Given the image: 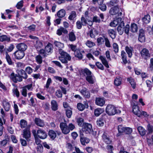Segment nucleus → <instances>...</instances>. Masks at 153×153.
<instances>
[{"instance_id": "obj_1", "label": "nucleus", "mask_w": 153, "mask_h": 153, "mask_svg": "<svg viewBox=\"0 0 153 153\" xmlns=\"http://www.w3.org/2000/svg\"><path fill=\"white\" fill-rule=\"evenodd\" d=\"M59 52L61 56L59 57V59L63 63H66L68 61L71 59L70 56L67 53L64 52L62 49H59Z\"/></svg>"}, {"instance_id": "obj_2", "label": "nucleus", "mask_w": 153, "mask_h": 153, "mask_svg": "<svg viewBox=\"0 0 153 153\" xmlns=\"http://www.w3.org/2000/svg\"><path fill=\"white\" fill-rule=\"evenodd\" d=\"M106 113L109 116H112L118 113L116 107L112 105H108L105 109Z\"/></svg>"}, {"instance_id": "obj_3", "label": "nucleus", "mask_w": 153, "mask_h": 153, "mask_svg": "<svg viewBox=\"0 0 153 153\" xmlns=\"http://www.w3.org/2000/svg\"><path fill=\"white\" fill-rule=\"evenodd\" d=\"M82 130L85 134H90L93 132V130L91 124L89 123L85 124L82 128Z\"/></svg>"}, {"instance_id": "obj_4", "label": "nucleus", "mask_w": 153, "mask_h": 153, "mask_svg": "<svg viewBox=\"0 0 153 153\" xmlns=\"http://www.w3.org/2000/svg\"><path fill=\"white\" fill-rule=\"evenodd\" d=\"M13 55L16 59L19 60L22 59L24 57L25 53L23 51L17 50L14 53Z\"/></svg>"}, {"instance_id": "obj_5", "label": "nucleus", "mask_w": 153, "mask_h": 153, "mask_svg": "<svg viewBox=\"0 0 153 153\" xmlns=\"http://www.w3.org/2000/svg\"><path fill=\"white\" fill-rule=\"evenodd\" d=\"M60 127L63 133L67 134L70 132L69 129L66 123H61L60 124Z\"/></svg>"}, {"instance_id": "obj_6", "label": "nucleus", "mask_w": 153, "mask_h": 153, "mask_svg": "<svg viewBox=\"0 0 153 153\" xmlns=\"http://www.w3.org/2000/svg\"><path fill=\"white\" fill-rule=\"evenodd\" d=\"M109 13L112 15L118 14V16H120L122 15L121 12L120 11L119 7L117 6L111 8L109 11Z\"/></svg>"}, {"instance_id": "obj_7", "label": "nucleus", "mask_w": 153, "mask_h": 153, "mask_svg": "<svg viewBox=\"0 0 153 153\" xmlns=\"http://www.w3.org/2000/svg\"><path fill=\"white\" fill-rule=\"evenodd\" d=\"M80 93L85 98H89L90 96V94L88 89L85 87H82V89H79Z\"/></svg>"}, {"instance_id": "obj_8", "label": "nucleus", "mask_w": 153, "mask_h": 153, "mask_svg": "<svg viewBox=\"0 0 153 153\" xmlns=\"http://www.w3.org/2000/svg\"><path fill=\"white\" fill-rule=\"evenodd\" d=\"M131 105L132 106V110L133 113L137 116H139L140 111L139 107L137 105V103H131Z\"/></svg>"}, {"instance_id": "obj_9", "label": "nucleus", "mask_w": 153, "mask_h": 153, "mask_svg": "<svg viewBox=\"0 0 153 153\" xmlns=\"http://www.w3.org/2000/svg\"><path fill=\"white\" fill-rule=\"evenodd\" d=\"M30 126H28L27 127L23 130V137L27 140L30 137Z\"/></svg>"}, {"instance_id": "obj_10", "label": "nucleus", "mask_w": 153, "mask_h": 153, "mask_svg": "<svg viewBox=\"0 0 153 153\" xmlns=\"http://www.w3.org/2000/svg\"><path fill=\"white\" fill-rule=\"evenodd\" d=\"M122 22H123V21L122 20L121 18L119 17L116 19L111 22L110 24V25L112 27H115L117 25H119Z\"/></svg>"}, {"instance_id": "obj_11", "label": "nucleus", "mask_w": 153, "mask_h": 153, "mask_svg": "<svg viewBox=\"0 0 153 153\" xmlns=\"http://www.w3.org/2000/svg\"><path fill=\"white\" fill-rule=\"evenodd\" d=\"M48 54L44 49H41L39 51V64H41L42 63V58L45 57Z\"/></svg>"}, {"instance_id": "obj_12", "label": "nucleus", "mask_w": 153, "mask_h": 153, "mask_svg": "<svg viewBox=\"0 0 153 153\" xmlns=\"http://www.w3.org/2000/svg\"><path fill=\"white\" fill-rule=\"evenodd\" d=\"M140 53L142 57L145 59H147L150 56V54L148 50L145 48H143L141 51Z\"/></svg>"}, {"instance_id": "obj_13", "label": "nucleus", "mask_w": 153, "mask_h": 153, "mask_svg": "<svg viewBox=\"0 0 153 153\" xmlns=\"http://www.w3.org/2000/svg\"><path fill=\"white\" fill-rule=\"evenodd\" d=\"M138 40L141 42H143L145 41V36L144 31L143 29L140 30Z\"/></svg>"}, {"instance_id": "obj_14", "label": "nucleus", "mask_w": 153, "mask_h": 153, "mask_svg": "<svg viewBox=\"0 0 153 153\" xmlns=\"http://www.w3.org/2000/svg\"><path fill=\"white\" fill-rule=\"evenodd\" d=\"M84 104L81 103H79L77 104V107L79 110L82 111L85 108H88V103L86 102H84Z\"/></svg>"}, {"instance_id": "obj_15", "label": "nucleus", "mask_w": 153, "mask_h": 153, "mask_svg": "<svg viewBox=\"0 0 153 153\" xmlns=\"http://www.w3.org/2000/svg\"><path fill=\"white\" fill-rule=\"evenodd\" d=\"M3 106L5 110L8 111L10 108V105L9 102L7 100L5 99L2 101Z\"/></svg>"}, {"instance_id": "obj_16", "label": "nucleus", "mask_w": 153, "mask_h": 153, "mask_svg": "<svg viewBox=\"0 0 153 153\" xmlns=\"http://www.w3.org/2000/svg\"><path fill=\"white\" fill-rule=\"evenodd\" d=\"M16 47L18 50L22 51L24 52L26 50L27 48V45L23 43H20L18 44Z\"/></svg>"}, {"instance_id": "obj_17", "label": "nucleus", "mask_w": 153, "mask_h": 153, "mask_svg": "<svg viewBox=\"0 0 153 153\" xmlns=\"http://www.w3.org/2000/svg\"><path fill=\"white\" fill-rule=\"evenodd\" d=\"M95 103L98 105L102 106L105 103V101L103 98H97L95 100Z\"/></svg>"}, {"instance_id": "obj_18", "label": "nucleus", "mask_w": 153, "mask_h": 153, "mask_svg": "<svg viewBox=\"0 0 153 153\" xmlns=\"http://www.w3.org/2000/svg\"><path fill=\"white\" fill-rule=\"evenodd\" d=\"M124 22H122L121 24L119 25L117 28V30L120 35H122L124 32Z\"/></svg>"}, {"instance_id": "obj_19", "label": "nucleus", "mask_w": 153, "mask_h": 153, "mask_svg": "<svg viewBox=\"0 0 153 153\" xmlns=\"http://www.w3.org/2000/svg\"><path fill=\"white\" fill-rule=\"evenodd\" d=\"M47 136L46 133L44 130L39 128V138L43 139H45Z\"/></svg>"}, {"instance_id": "obj_20", "label": "nucleus", "mask_w": 153, "mask_h": 153, "mask_svg": "<svg viewBox=\"0 0 153 153\" xmlns=\"http://www.w3.org/2000/svg\"><path fill=\"white\" fill-rule=\"evenodd\" d=\"M125 50L128 55V56L131 58L132 55V51H133V48L131 47L127 46L125 47Z\"/></svg>"}, {"instance_id": "obj_21", "label": "nucleus", "mask_w": 153, "mask_h": 153, "mask_svg": "<svg viewBox=\"0 0 153 153\" xmlns=\"http://www.w3.org/2000/svg\"><path fill=\"white\" fill-rule=\"evenodd\" d=\"M68 39L71 42H74L76 39L74 33L73 32H70L68 34Z\"/></svg>"}, {"instance_id": "obj_22", "label": "nucleus", "mask_w": 153, "mask_h": 153, "mask_svg": "<svg viewBox=\"0 0 153 153\" xmlns=\"http://www.w3.org/2000/svg\"><path fill=\"white\" fill-rule=\"evenodd\" d=\"M86 79L90 84H93L95 82V78L92 75L86 77Z\"/></svg>"}, {"instance_id": "obj_23", "label": "nucleus", "mask_w": 153, "mask_h": 153, "mask_svg": "<svg viewBox=\"0 0 153 153\" xmlns=\"http://www.w3.org/2000/svg\"><path fill=\"white\" fill-rule=\"evenodd\" d=\"M99 59L101 60L102 63L105 65V66L107 68H108L109 67L108 62L106 60L105 57L101 56H100Z\"/></svg>"}, {"instance_id": "obj_24", "label": "nucleus", "mask_w": 153, "mask_h": 153, "mask_svg": "<svg viewBox=\"0 0 153 153\" xmlns=\"http://www.w3.org/2000/svg\"><path fill=\"white\" fill-rule=\"evenodd\" d=\"M108 33L110 37L114 39L116 37V32L113 29H110L108 30Z\"/></svg>"}, {"instance_id": "obj_25", "label": "nucleus", "mask_w": 153, "mask_h": 153, "mask_svg": "<svg viewBox=\"0 0 153 153\" xmlns=\"http://www.w3.org/2000/svg\"><path fill=\"white\" fill-rule=\"evenodd\" d=\"M138 132L141 136H144L146 134V130L142 126H140L137 128Z\"/></svg>"}, {"instance_id": "obj_26", "label": "nucleus", "mask_w": 153, "mask_h": 153, "mask_svg": "<svg viewBox=\"0 0 153 153\" xmlns=\"http://www.w3.org/2000/svg\"><path fill=\"white\" fill-rule=\"evenodd\" d=\"M5 58L9 65H13L14 64V62L12 61L10 57L7 53H6Z\"/></svg>"}, {"instance_id": "obj_27", "label": "nucleus", "mask_w": 153, "mask_h": 153, "mask_svg": "<svg viewBox=\"0 0 153 153\" xmlns=\"http://www.w3.org/2000/svg\"><path fill=\"white\" fill-rule=\"evenodd\" d=\"M121 56L123 63L125 64H126L128 62L126 59V54L124 51H121Z\"/></svg>"}, {"instance_id": "obj_28", "label": "nucleus", "mask_w": 153, "mask_h": 153, "mask_svg": "<svg viewBox=\"0 0 153 153\" xmlns=\"http://www.w3.org/2000/svg\"><path fill=\"white\" fill-rule=\"evenodd\" d=\"M65 15V10L62 9L59 11L57 13V15L59 18H62L64 17Z\"/></svg>"}, {"instance_id": "obj_29", "label": "nucleus", "mask_w": 153, "mask_h": 153, "mask_svg": "<svg viewBox=\"0 0 153 153\" xmlns=\"http://www.w3.org/2000/svg\"><path fill=\"white\" fill-rule=\"evenodd\" d=\"M51 108L52 110L55 111L57 110L58 105L56 102L54 100H52L51 102Z\"/></svg>"}, {"instance_id": "obj_30", "label": "nucleus", "mask_w": 153, "mask_h": 153, "mask_svg": "<svg viewBox=\"0 0 153 153\" xmlns=\"http://www.w3.org/2000/svg\"><path fill=\"white\" fill-rule=\"evenodd\" d=\"M32 133L34 135L35 140V142L36 144H38V130L36 131L35 130H33L32 131Z\"/></svg>"}, {"instance_id": "obj_31", "label": "nucleus", "mask_w": 153, "mask_h": 153, "mask_svg": "<svg viewBox=\"0 0 153 153\" xmlns=\"http://www.w3.org/2000/svg\"><path fill=\"white\" fill-rule=\"evenodd\" d=\"M53 48V46L51 44L49 43L45 48V51L47 53H51Z\"/></svg>"}, {"instance_id": "obj_32", "label": "nucleus", "mask_w": 153, "mask_h": 153, "mask_svg": "<svg viewBox=\"0 0 153 153\" xmlns=\"http://www.w3.org/2000/svg\"><path fill=\"white\" fill-rule=\"evenodd\" d=\"M82 72L84 75L86 76H89L92 75L91 71L87 68L84 69Z\"/></svg>"}, {"instance_id": "obj_33", "label": "nucleus", "mask_w": 153, "mask_h": 153, "mask_svg": "<svg viewBox=\"0 0 153 153\" xmlns=\"http://www.w3.org/2000/svg\"><path fill=\"white\" fill-rule=\"evenodd\" d=\"M48 135L50 138L53 140H54L56 136V133L52 130L49 131Z\"/></svg>"}, {"instance_id": "obj_34", "label": "nucleus", "mask_w": 153, "mask_h": 153, "mask_svg": "<svg viewBox=\"0 0 153 153\" xmlns=\"http://www.w3.org/2000/svg\"><path fill=\"white\" fill-rule=\"evenodd\" d=\"M143 22L146 24L149 23L150 21V17L149 15H147L144 16L142 19Z\"/></svg>"}, {"instance_id": "obj_35", "label": "nucleus", "mask_w": 153, "mask_h": 153, "mask_svg": "<svg viewBox=\"0 0 153 153\" xmlns=\"http://www.w3.org/2000/svg\"><path fill=\"white\" fill-rule=\"evenodd\" d=\"M85 45L88 48H91L95 45V43L89 40H87L85 43Z\"/></svg>"}, {"instance_id": "obj_36", "label": "nucleus", "mask_w": 153, "mask_h": 153, "mask_svg": "<svg viewBox=\"0 0 153 153\" xmlns=\"http://www.w3.org/2000/svg\"><path fill=\"white\" fill-rule=\"evenodd\" d=\"M10 38L8 37H7L6 35H3L0 36V40L1 42H4L5 41L9 42L10 41Z\"/></svg>"}, {"instance_id": "obj_37", "label": "nucleus", "mask_w": 153, "mask_h": 153, "mask_svg": "<svg viewBox=\"0 0 153 153\" xmlns=\"http://www.w3.org/2000/svg\"><path fill=\"white\" fill-rule=\"evenodd\" d=\"M103 111V109L101 108H97L94 110V114L96 116H98Z\"/></svg>"}, {"instance_id": "obj_38", "label": "nucleus", "mask_w": 153, "mask_h": 153, "mask_svg": "<svg viewBox=\"0 0 153 153\" xmlns=\"http://www.w3.org/2000/svg\"><path fill=\"white\" fill-rule=\"evenodd\" d=\"M80 141L82 145H85V143H89L90 140L86 137H81Z\"/></svg>"}, {"instance_id": "obj_39", "label": "nucleus", "mask_w": 153, "mask_h": 153, "mask_svg": "<svg viewBox=\"0 0 153 153\" xmlns=\"http://www.w3.org/2000/svg\"><path fill=\"white\" fill-rule=\"evenodd\" d=\"M102 137L104 141L107 144H109L111 143V141L110 140V139L107 137L105 134H103L102 136Z\"/></svg>"}, {"instance_id": "obj_40", "label": "nucleus", "mask_w": 153, "mask_h": 153, "mask_svg": "<svg viewBox=\"0 0 153 153\" xmlns=\"http://www.w3.org/2000/svg\"><path fill=\"white\" fill-rule=\"evenodd\" d=\"M127 80L129 82L133 88H135L136 84L133 79L131 77H130L128 78Z\"/></svg>"}, {"instance_id": "obj_41", "label": "nucleus", "mask_w": 153, "mask_h": 153, "mask_svg": "<svg viewBox=\"0 0 153 153\" xmlns=\"http://www.w3.org/2000/svg\"><path fill=\"white\" fill-rule=\"evenodd\" d=\"M54 44L56 47L59 48V49H62V48L64 47V44L55 41L54 42Z\"/></svg>"}, {"instance_id": "obj_42", "label": "nucleus", "mask_w": 153, "mask_h": 153, "mask_svg": "<svg viewBox=\"0 0 153 153\" xmlns=\"http://www.w3.org/2000/svg\"><path fill=\"white\" fill-rule=\"evenodd\" d=\"M130 30L132 32H136L137 30V25L135 23L132 24L131 26Z\"/></svg>"}, {"instance_id": "obj_43", "label": "nucleus", "mask_w": 153, "mask_h": 153, "mask_svg": "<svg viewBox=\"0 0 153 153\" xmlns=\"http://www.w3.org/2000/svg\"><path fill=\"white\" fill-rule=\"evenodd\" d=\"M74 54L75 56L78 58L79 59H81L82 58V55L79 49L74 52Z\"/></svg>"}, {"instance_id": "obj_44", "label": "nucleus", "mask_w": 153, "mask_h": 153, "mask_svg": "<svg viewBox=\"0 0 153 153\" xmlns=\"http://www.w3.org/2000/svg\"><path fill=\"white\" fill-rule=\"evenodd\" d=\"M76 12L73 11L70 13L69 16L68 17V19L70 20H72L76 17Z\"/></svg>"}, {"instance_id": "obj_45", "label": "nucleus", "mask_w": 153, "mask_h": 153, "mask_svg": "<svg viewBox=\"0 0 153 153\" xmlns=\"http://www.w3.org/2000/svg\"><path fill=\"white\" fill-rule=\"evenodd\" d=\"M21 127L22 128H25L27 125V121L24 120H21L20 123Z\"/></svg>"}, {"instance_id": "obj_46", "label": "nucleus", "mask_w": 153, "mask_h": 153, "mask_svg": "<svg viewBox=\"0 0 153 153\" xmlns=\"http://www.w3.org/2000/svg\"><path fill=\"white\" fill-rule=\"evenodd\" d=\"M122 79L120 77H117L114 80V83L115 85L119 86L121 83Z\"/></svg>"}, {"instance_id": "obj_47", "label": "nucleus", "mask_w": 153, "mask_h": 153, "mask_svg": "<svg viewBox=\"0 0 153 153\" xmlns=\"http://www.w3.org/2000/svg\"><path fill=\"white\" fill-rule=\"evenodd\" d=\"M88 19H86L83 16L81 17L80 21L83 26H85L88 24L87 21Z\"/></svg>"}, {"instance_id": "obj_48", "label": "nucleus", "mask_w": 153, "mask_h": 153, "mask_svg": "<svg viewBox=\"0 0 153 153\" xmlns=\"http://www.w3.org/2000/svg\"><path fill=\"white\" fill-rule=\"evenodd\" d=\"M19 73L22 75V78L27 79V75L26 73L23 70L21 69L19 71Z\"/></svg>"}, {"instance_id": "obj_49", "label": "nucleus", "mask_w": 153, "mask_h": 153, "mask_svg": "<svg viewBox=\"0 0 153 153\" xmlns=\"http://www.w3.org/2000/svg\"><path fill=\"white\" fill-rule=\"evenodd\" d=\"M97 125L99 126H102L104 124V120L101 118H99L97 121Z\"/></svg>"}, {"instance_id": "obj_50", "label": "nucleus", "mask_w": 153, "mask_h": 153, "mask_svg": "<svg viewBox=\"0 0 153 153\" xmlns=\"http://www.w3.org/2000/svg\"><path fill=\"white\" fill-rule=\"evenodd\" d=\"M69 47L74 53L79 49L77 48V46L76 45L69 44Z\"/></svg>"}, {"instance_id": "obj_51", "label": "nucleus", "mask_w": 153, "mask_h": 153, "mask_svg": "<svg viewBox=\"0 0 153 153\" xmlns=\"http://www.w3.org/2000/svg\"><path fill=\"white\" fill-rule=\"evenodd\" d=\"M125 127H124L122 125H120L118 126V130L119 133L124 132Z\"/></svg>"}, {"instance_id": "obj_52", "label": "nucleus", "mask_w": 153, "mask_h": 153, "mask_svg": "<svg viewBox=\"0 0 153 153\" xmlns=\"http://www.w3.org/2000/svg\"><path fill=\"white\" fill-rule=\"evenodd\" d=\"M66 114V116L68 118H70L71 117L72 114V111L71 109H66L65 110Z\"/></svg>"}, {"instance_id": "obj_53", "label": "nucleus", "mask_w": 153, "mask_h": 153, "mask_svg": "<svg viewBox=\"0 0 153 153\" xmlns=\"http://www.w3.org/2000/svg\"><path fill=\"white\" fill-rule=\"evenodd\" d=\"M13 102L14 103L13 108H14V110L15 111V113L16 114H18L19 113V109L18 108V106L17 105V104H16L15 103H16L15 101H13Z\"/></svg>"}, {"instance_id": "obj_54", "label": "nucleus", "mask_w": 153, "mask_h": 153, "mask_svg": "<svg viewBox=\"0 0 153 153\" xmlns=\"http://www.w3.org/2000/svg\"><path fill=\"white\" fill-rule=\"evenodd\" d=\"M147 130L149 134H152L153 132V126L149 124L147 126Z\"/></svg>"}, {"instance_id": "obj_55", "label": "nucleus", "mask_w": 153, "mask_h": 153, "mask_svg": "<svg viewBox=\"0 0 153 153\" xmlns=\"http://www.w3.org/2000/svg\"><path fill=\"white\" fill-rule=\"evenodd\" d=\"M95 65L99 69L102 70H104V66L100 62H97L96 63Z\"/></svg>"}, {"instance_id": "obj_56", "label": "nucleus", "mask_w": 153, "mask_h": 153, "mask_svg": "<svg viewBox=\"0 0 153 153\" xmlns=\"http://www.w3.org/2000/svg\"><path fill=\"white\" fill-rule=\"evenodd\" d=\"M16 75L17 74L15 75L14 73H12L10 76V79H11L15 83L16 82Z\"/></svg>"}, {"instance_id": "obj_57", "label": "nucleus", "mask_w": 153, "mask_h": 153, "mask_svg": "<svg viewBox=\"0 0 153 153\" xmlns=\"http://www.w3.org/2000/svg\"><path fill=\"white\" fill-rule=\"evenodd\" d=\"M10 139L9 137H7L5 140H3L1 142V146H5L7 144V142L9 141Z\"/></svg>"}, {"instance_id": "obj_58", "label": "nucleus", "mask_w": 153, "mask_h": 153, "mask_svg": "<svg viewBox=\"0 0 153 153\" xmlns=\"http://www.w3.org/2000/svg\"><path fill=\"white\" fill-rule=\"evenodd\" d=\"M113 48L115 53H117L119 51L118 46L117 43H114L113 45Z\"/></svg>"}, {"instance_id": "obj_59", "label": "nucleus", "mask_w": 153, "mask_h": 153, "mask_svg": "<svg viewBox=\"0 0 153 153\" xmlns=\"http://www.w3.org/2000/svg\"><path fill=\"white\" fill-rule=\"evenodd\" d=\"M146 82L148 87L149 88V90H151L152 87L151 81L149 80H147L146 81Z\"/></svg>"}, {"instance_id": "obj_60", "label": "nucleus", "mask_w": 153, "mask_h": 153, "mask_svg": "<svg viewBox=\"0 0 153 153\" xmlns=\"http://www.w3.org/2000/svg\"><path fill=\"white\" fill-rule=\"evenodd\" d=\"M140 115L139 116H137L138 117H141L142 116H143L144 117H146L149 116V115L145 111H142L141 112L140 111Z\"/></svg>"}, {"instance_id": "obj_61", "label": "nucleus", "mask_w": 153, "mask_h": 153, "mask_svg": "<svg viewBox=\"0 0 153 153\" xmlns=\"http://www.w3.org/2000/svg\"><path fill=\"white\" fill-rule=\"evenodd\" d=\"M77 122L79 125L81 126L83 123V119L82 117H79L77 119Z\"/></svg>"}, {"instance_id": "obj_62", "label": "nucleus", "mask_w": 153, "mask_h": 153, "mask_svg": "<svg viewBox=\"0 0 153 153\" xmlns=\"http://www.w3.org/2000/svg\"><path fill=\"white\" fill-rule=\"evenodd\" d=\"M132 131V130L131 128L129 127H125L124 132L127 134L131 133Z\"/></svg>"}, {"instance_id": "obj_63", "label": "nucleus", "mask_w": 153, "mask_h": 153, "mask_svg": "<svg viewBox=\"0 0 153 153\" xmlns=\"http://www.w3.org/2000/svg\"><path fill=\"white\" fill-rule=\"evenodd\" d=\"M56 95L58 98H60L62 97V94L59 90H57L56 92Z\"/></svg>"}, {"instance_id": "obj_64", "label": "nucleus", "mask_w": 153, "mask_h": 153, "mask_svg": "<svg viewBox=\"0 0 153 153\" xmlns=\"http://www.w3.org/2000/svg\"><path fill=\"white\" fill-rule=\"evenodd\" d=\"M150 71H153V58L150 59V62L148 68Z\"/></svg>"}]
</instances>
